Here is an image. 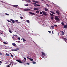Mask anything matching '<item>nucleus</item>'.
<instances>
[{
	"instance_id": "obj_1",
	"label": "nucleus",
	"mask_w": 67,
	"mask_h": 67,
	"mask_svg": "<svg viewBox=\"0 0 67 67\" xmlns=\"http://www.w3.org/2000/svg\"><path fill=\"white\" fill-rule=\"evenodd\" d=\"M55 20L56 21H60V19H59V18H58V17L57 16H55Z\"/></svg>"
},
{
	"instance_id": "obj_2",
	"label": "nucleus",
	"mask_w": 67,
	"mask_h": 67,
	"mask_svg": "<svg viewBox=\"0 0 67 67\" xmlns=\"http://www.w3.org/2000/svg\"><path fill=\"white\" fill-rule=\"evenodd\" d=\"M42 13L44 15H47V13L44 11H42Z\"/></svg>"
},
{
	"instance_id": "obj_3",
	"label": "nucleus",
	"mask_w": 67,
	"mask_h": 67,
	"mask_svg": "<svg viewBox=\"0 0 67 67\" xmlns=\"http://www.w3.org/2000/svg\"><path fill=\"white\" fill-rule=\"evenodd\" d=\"M29 13H30V14L34 15H37V14H34V13L32 12H29Z\"/></svg>"
},
{
	"instance_id": "obj_4",
	"label": "nucleus",
	"mask_w": 67,
	"mask_h": 67,
	"mask_svg": "<svg viewBox=\"0 0 67 67\" xmlns=\"http://www.w3.org/2000/svg\"><path fill=\"white\" fill-rule=\"evenodd\" d=\"M16 61H17V62H19L20 63H22V62L21 61V60L20 59H17L16 60Z\"/></svg>"
},
{
	"instance_id": "obj_5",
	"label": "nucleus",
	"mask_w": 67,
	"mask_h": 67,
	"mask_svg": "<svg viewBox=\"0 0 67 67\" xmlns=\"http://www.w3.org/2000/svg\"><path fill=\"white\" fill-rule=\"evenodd\" d=\"M41 53H42V55H43V56H45V57L46 56L45 54V53L44 52H41Z\"/></svg>"
},
{
	"instance_id": "obj_6",
	"label": "nucleus",
	"mask_w": 67,
	"mask_h": 67,
	"mask_svg": "<svg viewBox=\"0 0 67 67\" xmlns=\"http://www.w3.org/2000/svg\"><path fill=\"white\" fill-rule=\"evenodd\" d=\"M20 49L19 48H17L15 49H14V51H18V50H19Z\"/></svg>"
},
{
	"instance_id": "obj_7",
	"label": "nucleus",
	"mask_w": 67,
	"mask_h": 67,
	"mask_svg": "<svg viewBox=\"0 0 67 67\" xmlns=\"http://www.w3.org/2000/svg\"><path fill=\"white\" fill-rule=\"evenodd\" d=\"M24 11H30V9L29 8H27L24 10Z\"/></svg>"
},
{
	"instance_id": "obj_8",
	"label": "nucleus",
	"mask_w": 67,
	"mask_h": 67,
	"mask_svg": "<svg viewBox=\"0 0 67 67\" xmlns=\"http://www.w3.org/2000/svg\"><path fill=\"white\" fill-rule=\"evenodd\" d=\"M10 20L12 22V23H15V21H14V20H13L12 19H10Z\"/></svg>"
},
{
	"instance_id": "obj_9",
	"label": "nucleus",
	"mask_w": 67,
	"mask_h": 67,
	"mask_svg": "<svg viewBox=\"0 0 67 67\" xmlns=\"http://www.w3.org/2000/svg\"><path fill=\"white\" fill-rule=\"evenodd\" d=\"M12 45L13 46H15V47H16V44H15L14 43H13L12 44Z\"/></svg>"
},
{
	"instance_id": "obj_10",
	"label": "nucleus",
	"mask_w": 67,
	"mask_h": 67,
	"mask_svg": "<svg viewBox=\"0 0 67 67\" xmlns=\"http://www.w3.org/2000/svg\"><path fill=\"white\" fill-rule=\"evenodd\" d=\"M27 58H28V59H29L31 61H33V59H31L30 58H29V57H27Z\"/></svg>"
},
{
	"instance_id": "obj_11",
	"label": "nucleus",
	"mask_w": 67,
	"mask_h": 67,
	"mask_svg": "<svg viewBox=\"0 0 67 67\" xmlns=\"http://www.w3.org/2000/svg\"><path fill=\"white\" fill-rule=\"evenodd\" d=\"M18 5H13V7H14V8H17V7H18Z\"/></svg>"
},
{
	"instance_id": "obj_12",
	"label": "nucleus",
	"mask_w": 67,
	"mask_h": 67,
	"mask_svg": "<svg viewBox=\"0 0 67 67\" xmlns=\"http://www.w3.org/2000/svg\"><path fill=\"white\" fill-rule=\"evenodd\" d=\"M56 13H57V14H58V15H59V14L60 13L58 12V11H57L56 12Z\"/></svg>"
},
{
	"instance_id": "obj_13",
	"label": "nucleus",
	"mask_w": 67,
	"mask_h": 67,
	"mask_svg": "<svg viewBox=\"0 0 67 67\" xmlns=\"http://www.w3.org/2000/svg\"><path fill=\"white\" fill-rule=\"evenodd\" d=\"M34 7H36L37 6V4L35 3H34Z\"/></svg>"
},
{
	"instance_id": "obj_14",
	"label": "nucleus",
	"mask_w": 67,
	"mask_h": 67,
	"mask_svg": "<svg viewBox=\"0 0 67 67\" xmlns=\"http://www.w3.org/2000/svg\"><path fill=\"white\" fill-rule=\"evenodd\" d=\"M50 12H51V13H52V14H55V13L54 12L52 11H51Z\"/></svg>"
},
{
	"instance_id": "obj_15",
	"label": "nucleus",
	"mask_w": 67,
	"mask_h": 67,
	"mask_svg": "<svg viewBox=\"0 0 67 67\" xmlns=\"http://www.w3.org/2000/svg\"><path fill=\"white\" fill-rule=\"evenodd\" d=\"M60 32H61V33H62V35H64V32H63V31H60Z\"/></svg>"
},
{
	"instance_id": "obj_16",
	"label": "nucleus",
	"mask_w": 67,
	"mask_h": 67,
	"mask_svg": "<svg viewBox=\"0 0 67 67\" xmlns=\"http://www.w3.org/2000/svg\"><path fill=\"white\" fill-rule=\"evenodd\" d=\"M3 2H4L2 1H0V4H1V5H2V3H3Z\"/></svg>"
},
{
	"instance_id": "obj_17",
	"label": "nucleus",
	"mask_w": 67,
	"mask_h": 67,
	"mask_svg": "<svg viewBox=\"0 0 67 67\" xmlns=\"http://www.w3.org/2000/svg\"><path fill=\"white\" fill-rule=\"evenodd\" d=\"M44 10L46 11H48V9L45 8H44Z\"/></svg>"
},
{
	"instance_id": "obj_18",
	"label": "nucleus",
	"mask_w": 67,
	"mask_h": 67,
	"mask_svg": "<svg viewBox=\"0 0 67 67\" xmlns=\"http://www.w3.org/2000/svg\"><path fill=\"white\" fill-rule=\"evenodd\" d=\"M34 10H38V8H35L34 9Z\"/></svg>"
},
{
	"instance_id": "obj_19",
	"label": "nucleus",
	"mask_w": 67,
	"mask_h": 67,
	"mask_svg": "<svg viewBox=\"0 0 67 67\" xmlns=\"http://www.w3.org/2000/svg\"><path fill=\"white\" fill-rule=\"evenodd\" d=\"M6 56H10V55L9 54L7 53H6Z\"/></svg>"
},
{
	"instance_id": "obj_20",
	"label": "nucleus",
	"mask_w": 67,
	"mask_h": 67,
	"mask_svg": "<svg viewBox=\"0 0 67 67\" xmlns=\"http://www.w3.org/2000/svg\"><path fill=\"white\" fill-rule=\"evenodd\" d=\"M36 13L38 14L40 13V11H39L38 10L37 11H36Z\"/></svg>"
},
{
	"instance_id": "obj_21",
	"label": "nucleus",
	"mask_w": 67,
	"mask_h": 67,
	"mask_svg": "<svg viewBox=\"0 0 67 67\" xmlns=\"http://www.w3.org/2000/svg\"><path fill=\"white\" fill-rule=\"evenodd\" d=\"M9 55L10 56H11V57H12V58H13V55H12V54L11 53H10V54Z\"/></svg>"
},
{
	"instance_id": "obj_22",
	"label": "nucleus",
	"mask_w": 67,
	"mask_h": 67,
	"mask_svg": "<svg viewBox=\"0 0 67 67\" xmlns=\"http://www.w3.org/2000/svg\"><path fill=\"white\" fill-rule=\"evenodd\" d=\"M66 27H67L66 25H65L64 27H63V28H64V29H66Z\"/></svg>"
},
{
	"instance_id": "obj_23",
	"label": "nucleus",
	"mask_w": 67,
	"mask_h": 67,
	"mask_svg": "<svg viewBox=\"0 0 67 67\" xmlns=\"http://www.w3.org/2000/svg\"><path fill=\"white\" fill-rule=\"evenodd\" d=\"M51 19H52V20H53L54 19V17L53 16H52L51 18Z\"/></svg>"
},
{
	"instance_id": "obj_24",
	"label": "nucleus",
	"mask_w": 67,
	"mask_h": 67,
	"mask_svg": "<svg viewBox=\"0 0 67 67\" xmlns=\"http://www.w3.org/2000/svg\"><path fill=\"white\" fill-rule=\"evenodd\" d=\"M50 15H51V16H54V15L53 14H50Z\"/></svg>"
},
{
	"instance_id": "obj_25",
	"label": "nucleus",
	"mask_w": 67,
	"mask_h": 67,
	"mask_svg": "<svg viewBox=\"0 0 67 67\" xmlns=\"http://www.w3.org/2000/svg\"><path fill=\"white\" fill-rule=\"evenodd\" d=\"M26 22L27 23H30V21L29 20H26Z\"/></svg>"
},
{
	"instance_id": "obj_26",
	"label": "nucleus",
	"mask_w": 67,
	"mask_h": 67,
	"mask_svg": "<svg viewBox=\"0 0 67 67\" xmlns=\"http://www.w3.org/2000/svg\"><path fill=\"white\" fill-rule=\"evenodd\" d=\"M3 43L5 44H7V43H6L5 42H3Z\"/></svg>"
},
{
	"instance_id": "obj_27",
	"label": "nucleus",
	"mask_w": 67,
	"mask_h": 67,
	"mask_svg": "<svg viewBox=\"0 0 67 67\" xmlns=\"http://www.w3.org/2000/svg\"><path fill=\"white\" fill-rule=\"evenodd\" d=\"M63 25V26H64V23L63 22L61 23Z\"/></svg>"
},
{
	"instance_id": "obj_28",
	"label": "nucleus",
	"mask_w": 67,
	"mask_h": 67,
	"mask_svg": "<svg viewBox=\"0 0 67 67\" xmlns=\"http://www.w3.org/2000/svg\"><path fill=\"white\" fill-rule=\"evenodd\" d=\"M9 32H10V33H12V31H11V30H9Z\"/></svg>"
},
{
	"instance_id": "obj_29",
	"label": "nucleus",
	"mask_w": 67,
	"mask_h": 67,
	"mask_svg": "<svg viewBox=\"0 0 67 67\" xmlns=\"http://www.w3.org/2000/svg\"><path fill=\"white\" fill-rule=\"evenodd\" d=\"M23 41H26V40H25V39H24V38H23Z\"/></svg>"
},
{
	"instance_id": "obj_30",
	"label": "nucleus",
	"mask_w": 67,
	"mask_h": 67,
	"mask_svg": "<svg viewBox=\"0 0 67 67\" xmlns=\"http://www.w3.org/2000/svg\"><path fill=\"white\" fill-rule=\"evenodd\" d=\"M52 28L53 29H54V26H51Z\"/></svg>"
},
{
	"instance_id": "obj_31",
	"label": "nucleus",
	"mask_w": 67,
	"mask_h": 67,
	"mask_svg": "<svg viewBox=\"0 0 67 67\" xmlns=\"http://www.w3.org/2000/svg\"><path fill=\"white\" fill-rule=\"evenodd\" d=\"M20 19H23V17H22V16H20Z\"/></svg>"
},
{
	"instance_id": "obj_32",
	"label": "nucleus",
	"mask_w": 67,
	"mask_h": 67,
	"mask_svg": "<svg viewBox=\"0 0 67 67\" xmlns=\"http://www.w3.org/2000/svg\"><path fill=\"white\" fill-rule=\"evenodd\" d=\"M33 64H36V62H33Z\"/></svg>"
},
{
	"instance_id": "obj_33",
	"label": "nucleus",
	"mask_w": 67,
	"mask_h": 67,
	"mask_svg": "<svg viewBox=\"0 0 67 67\" xmlns=\"http://www.w3.org/2000/svg\"><path fill=\"white\" fill-rule=\"evenodd\" d=\"M5 15H9V14L7 13H5Z\"/></svg>"
},
{
	"instance_id": "obj_34",
	"label": "nucleus",
	"mask_w": 67,
	"mask_h": 67,
	"mask_svg": "<svg viewBox=\"0 0 67 67\" xmlns=\"http://www.w3.org/2000/svg\"><path fill=\"white\" fill-rule=\"evenodd\" d=\"M25 6H29V5H28V4H26V5L25 4Z\"/></svg>"
},
{
	"instance_id": "obj_35",
	"label": "nucleus",
	"mask_w": 67,
	"mask_h": 67,
	"mask_svg": "<svg viewBox=\"0 0 67 67\" xmlns=\"http://www.w3.org/2000/svg\"><path fill=\"white\" fill-rule=\"evenodd\" d=\"M46 5H47V6L48 7L49 6V5H48V4H46Z\"/></svg>"
},
{
	"instance_id": "obj_36",
	"label": "nucleus",
	"mask_w": 67,
	"mask_h": 67,
	"mask_svg": "<svg viewBox=\"0 0 67 67\" xmlns=\"http://www.w3.org/2000/svg\"><path fill=\"white\" fill-rule=\"evenodd\" d=\"M54 25L56 27H57V25Z\"/></svg>"
},
{
	"instance_id": "obj_37",
	"label": "nucleus",
	"mask_w": 67,
	"mask_h": 67,
	"mask_svg": "<svg viewBox=\"0 0 67 67\" xmlns=\"http://www.w3.org/2000/svg\"><path fill=\"white\" fill-rule=\"evenodd\" d=\"M35 3H38L39 2L37 1H35Z\"/></svg>"
},
{
	"instance_id": "obj_38",
	"label": "nucleus",
	"mask_w": 67,
	"mask_h": 67,
	"mask_svg": "<svg viewBox=\"0 0 67 67\" xmlns=\"http://www.w3.org/2000/svg\"><path fill=\"white\" fill-rule=\"evenodd\" d=\"M24 59L25 60H26V59L24 57Z\"/></svg>"
},
{
	"instance_id": "obj_39",
	"label": "nucleus",
	"mask_w": 67,
	"mask_h": 67,
	"mask_svg": "<svg viewBox=\"0 0 67 67\" xmlns=\"http://www.w3.org/2000/svg\"><path fill=\"white\" fill-rule=\"evenodd\" d=\"M0 55H2V53L0 52Z\"/></svg>"
},
{
	"instance_id": "obj_40",
	"label": "nucleus",
	"mask_w": 67,
	"mask_h": 67,
	"mask_svg": "<svg viewBox=\"0 0 67 67\" xmlns=\"http://www.w3.org/2000/svg\"><path fill=\"white\" fill-rule=\"evenodd\" d=\"M20 39H21V38H20V37H19L18 38V40H20Z\"/></svg>"
},
{
	"instance_id": "obj_41",
	"label": "nucleus",
	"mask_w": 67,
	"mask_h": 67,
	"mask_svg": "<svg viewBox=\"0 0 67 67\" xmlns=\"http://www.w3.org/2000/svg\"><path fill=\"white\" fill-rule=\"evenodd\" d=\"M37 6H38L39 7H40V5L39 4H37Z\"/></svg>"
},
{
	"instance_id": "obj_42",
	"label": "nucleus",
	"mask_w": 67,
	"mask_h": 67,
	"mask_svg": "<svg viewBox=\"0 0 67 67\" xmlns=\"http://www.w3.org/2000/svg\"><path fill=\"white\" fill-rule=\"evenodd\" d=\"M28 2H31V1L30 0H28Z\"/></svg>"
},
{
	"instance_id": "obj_43",
	"label": "nucleus",
	"mask_w": 67,
	"mask_h": 67,
	"mask_svg": "<svg viewBox=\"0 0 67 67\" xmlns=\"http://www.w3.org/2000/svg\"><path fill=\"white\" fill-rule=\"evenodd\" d=\"M14 36H16H16H17V35H14Z\"/></svg>"
},
{
	"instance_id": "obj_44",
	"label": "nucleus",
	"mask_w": 67,
	"mask_h": 67,
	"mask_svg": "<svg viewBox=\"0 0 67 67\" xmlns=\"http://www.w3.org/2000/svg\"><path fill=\"white\" fill-rule=\"evenodd\" d=\"M26 64L29 65H30V63H26Z\"/></svg>"
},
{
	"instance_id": "obj_45",
	"label": "nucleus",
	"mask_w": 67,
	"mask_h": 67,
	"mask_svg": "<svg viewBox=\"0 0 67 67\" xmlns=\"http://www.w3.org/2000/svg\"><path fill=\"white\" fill-rule=\"evenodd\" d=\"M40 14H42V12H41L40 13Z\"/></svg>"
},
{
	"instance_id": "obj_46",
	"label": "nucleus",
	"mask_w": 67,
	"mask_h": 67,
	"mask_svg": "<svg viewBox=\"0 0 67 67\" xmlns=\"http://www.w3.org/2000/svg\"><path fill=\"white\" fill-rule=\"evenodd\" d=\"M48 32H49V33H51V31H48Z\"/></svg>"
},
{
	"instance_id": "obj_47",
	"label": "nucleus",
	"mask_w": 67,
	"mask_h": 67,
	"mask_svg": "<svg viewBox=\"0 0 67 67\" xmlns=\"http://www.w3.org/2000/svg\"><path fill=\"white\" fill-rule=\"evenodd\" d=\"M52 34H54V33H53V31H52Z\"/></svg>"
},
{
	"instance_id": "obj_48",
	"label": "nucleus",
	"mask_w": 67,
	"mask_h": 67,
	"mask_svg": "<svg viewBox=\"0 0 67 67\" xmlns=\"http://www.w3.org/2000/svg\"><path fill=\"white\" fill-rule=\"evenodd\" d=\"M33 1V2H35V1L33 0V1Z\"/></svg>"
},
{
	"instance_id": "obj_49",
	"label": "nucleus",
	"mask_w": 67,
	"mask_h": 67,
	"mask_svg": "<svg viewBox=\"0 0 67 67\" xmlns=\"http://www.w3.org/2000/svg\"><path fill=\"white\" fill-rule=\"evenodd\" d=\"M15 21L16 22H18V20H16Z\"/></svg>"
},
{
	"instance_id": "obj_50",
	"label": "nucleus",
	"mask_w": 67,
	"mask_h": 67,
	"mask_svg": "<svg viewBox=\"0 0 67 67\" xmlns=\"http://www.w3.org/2000/svg\"><path fill=\"white\" fill-rule=\"evenodd\" d=\"M12 38H14V36H13Z\"/></svg>"
},
{
	"instance_id": "obj_51",
	"label": "nucleus",
	"mask_w": 67,
	"mask_h": 67,
	"mask_svg": "<svg viewBox=\"0 0 67 67\" xmlns=\"http://www.w3.org/2000/svg\"><path fill=\"white\" fill-rule=\"evenodd\" d=\"M7 21L8 22H9V21H10L9 20H7Z\"/></svg>"
},
{
	"instance_id": "obj_52",
	"label": "nucleus",
	"mask_w": 67,
	"mask_h": 67,
	"mask_svg": "<svg viewBox=\"0 0 67 67\" xmlns=\"http://www.w3.org/2000/svg\"><path fill=\"white\" fill-rule=\"evenodd\" d=\"M2 63V61H0V63Z\"/></svg>"
},
{
	"instance_id": "obj_53",
	"label": "nucleus",
	"mask_w": 67,
	"mask_h": 67,
	"mask_svg": "<svg viewBox=\"0 0 67 67\" xmlns=\"http://www.w3.org/2000/svg\"><path fill=\"white\" fill-rule=\"evenodd\" d=\"M15 64L16 65V64H18V63H15Z\"/></svg>"
},
{
	"instance_id": "obj_54",
	"label": "nucleus",
	"mask_w": 67,
	"mask_h": 67,
	"mask_svg": "<svg viewBox=\"0 0 67 67\" xmlns=\"http://www.w3.org/2000/svg\"><path fill=\"white\" fill-rule=\"evenodd\" d=\"M9 22H10V23H12V22H11V21H9Z\"/></svg>"
},
{
	"instance_id": "obj_55",
	"label": "nucleus",
	"mask_w": 67,
	"mask_h": 67,
	"mask_svg": "<svg viewBox=\"0 0 67 67\" xmlns=\"http://www.w3.org/2000/svg\"><path fill=\"white\" fill-rule=\"evenodd\" d=\"M58 35H59V33L58 34Z\"/></svg>"
},
{
	"instance_id": "obj_56",
	"label": "nucleus",
	"mask_w": 67,
	"mask_h": 67,
	"mask_svg": "<svg viewBox=\"0 0 67 67\" xmlns=\"http://www.w3.org/2000/svg\"><path fill=\"white\" fill-rule=\"evenodd\" d=\"M8 67H10V65H8Z\"/></svg>"
},
{
	"instance_id": "obj_57",
	"label": "nucleus",
	"mask_w": 67,
	"mask_h": 67,
	"mask_svg": "<svg viewBox=\"0 0 67 67\" xmlns=\"http://www.w3.org/2000/svg\"><path fill=\"white\" fill-rule=\"evenodd\" d=\"M23 62H25V61L24 60L23 61Z\"/></svg>"
},
{
	"instance_id": "obj_58",
	"label": "nucleus",
	"mask_w": 67,
	"mask_h": 67,
	"mask_svg": "<svg viewBox=\"0 0 67 67\" xmlns=\"http://www.w3.org/2000/svg\"><path fill=\"white\" fill-rule=\"evenodd\" d=\"M42 57V58H44V57Z\"/></svg>"
},
{
	"instance_id": "obj_59",
	"label": "nucleus",
	"mask_w": 67,
	"mask_h": 67,
	"mask_svg": "<svg viewBox=\"0 0 67 67\" xmlns=\"http://www.w3.org/2000/svg\"><path fill=\"white\" fill-rule=\"evenodd\" d=\"M41 1H44V0H41Z\"/></svg>"
},
{
	"instance_id": "obj_60",
	"label": "nucleus",
	"mask_w": 67,
	"mask_h": 67,
	"mask_svg": "<svg viewBox=\"0 0 67 67\" xmlns=\"http://www.w3.org/2000/svg\"><path fill=\"white\" fill-rule=\"evenodd\" d=\"M9 65H11V64H9Z\"/></svg>"
},
{
	"instance_id": "obj_61",
	"label": "nucleus",
	"mask_w": 67,
	"mask_h": 67,
	"mask_svg": "<svg viewBox=\"0 0 67 67\" xmlns=\"http://www.w3.org/2000/svg\"><path fill=\"white\" fill-rule=\"evenodd\" d=\"M22 63H23V64H24V62H22Z\"/></svg>"
},
{
	"instance_id": "obj_62",
	"label": "nucleus",
	"mask_w": 67,
	"mask_h": 67,
	"mask_svg": "<svg viewBox=\"0 0 67 67\" xmlns=\"http://www.w3.org/2000/svg\"><path fill=\"white\" fill-rule=\"evenodd\" d=\"M17 23H20V22H18Z\"/></svg>"
},
{
	"instance_id": "obj_63",
	"label": "nucleus",
	"mask_w": 67,
	"mask_h": 67,
	"mask_svg": "<svg viewBox=\"0 0 67 67\" xmlns=\"http://www.w3.org/2000/svg\"><path fill=\"white\" fill-rule=\"evenodd\" d=\"M12 51H14V49H12Z\"/></svg>"
},
{
	"instance_id": "obj_64",
	"label": "nucleus",
	"mask_w": 67,
	"mask_h": 67,
	"mask_svg": "<svg viewBox=\"0 0 67 67\" xmlns=\"http://www.w3.org/2000/svg\"><path fill=\"white\" fill-rule=\"evenodd\" d=\"M42 57H44V56L42 55Z\"/></svg>"
}]
</instances>
